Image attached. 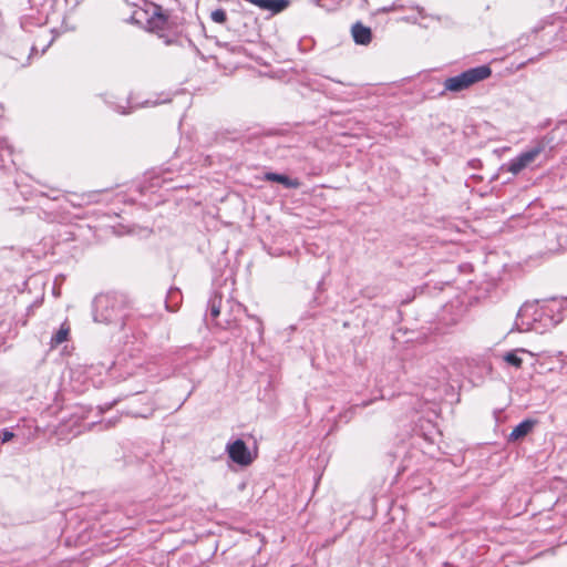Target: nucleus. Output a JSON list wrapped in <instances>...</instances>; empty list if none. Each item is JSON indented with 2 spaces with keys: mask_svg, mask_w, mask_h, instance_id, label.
Returning <instances> with one entry per match:
<instances>
[{
  "mask_svg": "<svg viewBox=\"0 0 567 567\" xmlns=\"http://www.w3.org/2000/svg\"><path fill=\"white\" fill-rule=\"evenodd\" d=\"M491 68L487 65H480L462 72L458 75L447 78L444 81V87L451 92H461L473 84L487 79L491 75Z\"/></svg>",
  "mask_w": 567,
  "mask_h": 567,
  "instance_id": "nucleus-1",
  "label": "nucleus"
},
{
  "mask_svg": "<svg viewBox=\"0 0 567 567\" xmlns=\"http://www.w3.org/2000/svg\"><path fill=\"white\" fill-rule=\"evenodd\" d=\"M544 152V145L538 144L530 150L519 154L511 159L506 165V171L513 175L519 174L523 169L529 167L535 159Z\"/></svg>",
  "mask_w": 567,
  "mask_h": 567,
  "instance_id": "nucleus-2",
  "label": "nucleus"
},
{
  "mask_svg": "<svg viewBox=\"0 0 567 567\" xmlns=\"http://www.w3.org/2000/svg\"><path fill=\"white\" fill-rule=\"evenodd\" d=\"M226 452L228 453L229 458L240 466H248L254 461L249 449L241 439H237L234 442L228 443Z\"/></svg>",
  "mask_w": 567,
  "mask_h": 567,
  "instance_id": "nucleus-3",
  "label": "nucleus"
},
{
  "mask_svg": "<svg viewBox=\"0 0 567 567\" xmlns=\"http://www.w3.org/2000/svg\"><path fill=\"white\" fill-rule=\"evenodd\" d=\"M109 307L114 308L113 301L107 296H100L95 299V320L104 322H113L114 317L112 313H104L103 309L107 311Z\"/></svg>",
  "mask_w": 567,
  "mask_h": 567,
  "instance_id": "nucleus-4",
  "label": "nucleus"
},
{
  "mask_svg": "<svg viewBox=\"0 0 567 567\" xmlns=\"http://www.w3.org/2000/svg\"><path fill=\"white\" fill-rule=\"evenodd\" d=\"M536 313H537V310L535 309L534 303L523 305L518 311V319L522 320V322L520 323L518 321L516 322L517 328L523 329V327L526 326V330L538 331V327L536 326L535 322L534 323L524 322L525 318H527L529 316H535Z\"/></svg>",
  "mask_w": 567,
  "mask_h": 567,
  "instance_id": "nucleus-5",
  "label": "nucleus"
},
{
  "mask_svg": "<svg viewBox=\"0 0 567 567\" xmlns=\"http://www.w3.org/2000/svg\"><path fill=\"white\" fill-rule=\"evenodd\" d=\"M535 423L536 422L534 420L529 419L520 422L513 429V431L508 435V442H515L528 435L534 429Z\"/></svg>",
  "mask_w": 567,
  "mask_h": 567,
  "instance_id": "nucleus-6",
  "label": "nucleus"
},
{
  "mask_svg": "<svg viewBox=\"0 0 567 567\" xmlns=\"http://www.w3.org/2000/svg\"><path fill=\"white\" fill-rule=\"evenodd\" d=\"M352 37L355 43L361 45H367L371 42V30L368 27H364L362 23L357 22L352 25L351 29Z\"/></svg>",
  "mask_w": 567,
  "mask_h": 567,
  "instance_id": "nucleus-7",
  "label": "nucleus"
},
{
  "mask_svg": "<svg viewBox=\"0 0 567 567\" xmlns=\"http://www.w3.org/2000/svg\"><path fill=\"white\" fill-rule=\"evenodd\" d=\"M152 8V16L148 20V24L151 29H164L165 24L167 23V17L162 13L161 7L156 4H151Z\"/></svg>",
  "mask_w": 567,
  "mask_h": 567,
  "instance_id": "nucleus-8",
  "label": "nucleus"
},
{
  "mask_svg": "<svg viewBox=\"0 0 567 567\" xmlns=\"http://www.w3.org/2000/svg\"><path fill=\"white\" fill-rule=\"evenodd\" d=\"M265 179L269 182L280 183L287 188H299L301 183L298 179H291L287 175L277 173H266Z\"/></svg>",
  "mask_w": 567,
  "mask_h": 567,
  "instance_id": "nucleus-9",
  "label": "nucleus"
},
{
  "mask_svg": "<svg viewBox=\"0 0 567 567\" xmlns=\"http://www.w3.org/2000/svg\"><path fill=\"white\" fill-rule=\"evenodd\" d=\"M252 2L262 9L271 10L274 12L284 10L288 4L287 0H252Z\"/></svg>",
  "mask_w": 567,
  "mask_h": 567,
  "instance_id": "nucleus-10",
  "label": "nucleus"
},
{
  "mask_svg": "<svg viewBox=\"0 0 567 567\" xmlns=\"http://www.w3.org/2000/svg\"><path fill=\"white\" fill-rule=\"evenodd\" d=\"M69 334H70V326L68 322H63L61 324L60 329L51 338V341H50L51 349H54L55 347L65 342L69 338Z\"/></svg>",
  "mask_w": 567,
  "mask_h": 567,
  "instance_id": "nucleus-11",
  "label": "nucleus"
},
{
  "mask_svg": "<svg viewBox=\"0 0 567 567\" xmlns=\"http://www.w3.org/2000/svg\"><path fill=\"white\" fill-rule=\"evenodd\" d=\"M549 311L558 310L561 312V316L567 313V298L561 299H551L549 301V306L546 307Z\"/></svg>",
  "mask_w": 567,
  "mask_h": 567,
  "instance_id": "nucleus-12",
  "label": "nucleus"
},
{
  "mask_svg": "<svg viewBox=\"0 0 567 567\" xmlns=\"http://www.w3.org/2000/svg\"><path fill=\"white\" fill-rule=\"evenodd\" d=\"M220 306H221V297L220 296H214L209 300L208 309H209V316L212 319H216L220 313Z\"/></svg>",
  "mask_w": 567,
  "mask_h": 567,
  "instance_id": "nucleus-13",
  "label": "nucleus"
},
{
  "mask_svg": "<svg viewBox=\"0 0 567 567\" xmlns=\"http://www.w3.org/2000/svg\"><path fill=\"white\" fill-rule=\"evenodd\" d=\"M212 20L217 23H224L226 21V12L221 9H217L212 12Z\"/></svg>",
  "mask_w": 567,
  "mask_h": 567,
  "instance_id": "nucleus-14",
  "label": "nucleus"
},
{
  "mask_svg": "<svg viewBox=\"0 0 567 567\" xmlns=\"http://www.w3.org/2000/svg\"><path fill=\"white\" fill-rule=\"evenodd\" d=\"M121 400H122L121 398H117L109 403L99 405L97 409H99L100 414H103V413L110 411L113 406H115L118 402H121Z\"/></svg>",
  "mask_w": 567,
  "mask_h": 567,
  "instance_id": "nucleus-15",
  "label": "nucleus"
},
{
  "mask_svg": "<svg viewBox=\"0 0 567 567\" xmlns=\"http://www.w3.org/2000/svg\"><path fill=\"white\" fill-rule=\"evenodd\" d=\"M13 436H14V434L7 429H3L0 431V441L2 443H7V442L11 441L13 439Z\"/></svg>",
  "mask_w": 567,
  "mask_h": 567,
  "instance_id": "nucleus-16",
  "label": "nucleus"
},
{
  "mask_svg": "<svg viewBox=\"0 0 567 567\" xmlns=\"http://www.w3.org/2000/svg\"><path fill=\"white\" fill-rule=\"evenodd\" d=\"M504 360L515 368H519L522 365V358L520 357H503Z\"/></svg>",
  "mask_w": 567,
  "mask_h": 567,
  "instance_id": "nucleus-17",
  "label": "nucleus"
},
{
  "mask_svg": "<svg viewBox=\"0 0 567 567\" xmlns=\"http://www.w3.org/2000/svg\"><path fill=\"white\" fill-rule=\"evenodd\" d=\"M518 352H523V353H526V354H535L533 351H529V350L524 349V348H518V349L509 350L505 354L512 355V354H517Z\"/></svg>",
  "mask_w": 567,
  "mask_h": 567,
  "instance_id": "nucleus-18",
  "label": "nucleus"
},
{
  "mask_svg": "<svg viewBox=\"0 0 567 567\" xmlns=\"http://www.w3.org/2000/svg\"><path fill=\"white\" fill-rule=\"evenodd\" d=\"M256 330L258 332V336L260 337L261 333H262V326H261V322L259 320H256Z\"/></svg>",
  "mask_w": 567,
  "mask_h": 567,
  "instance_id": "nucleus-19",
  "label": "nucleus"
},
{
  "mask_svg": "<svg viewBox=\"0 0 567 567\" xmlns=\"http://www.w3.org/2000/svg\"><path fill=\"white\" fill-rule=\"evenodd\" d=\"M551 324H556L559 322L560 318L559 319H554V318H549Z\"/></svg>",
  "mask_w": 567,
  "mask_h": 567,
  "instance_id": "nucleus-20",
  "label": "nucleus"
},
{
  "mask_svg": "<svg viewBox=\"0 0 567 567\" xmlns=\"http://www.w3.org/2000/svg\"><path fill=\"white\" fill-rule=\"evenodd\" d=\"M126 1L133 3L134 6L137 4L134 0H126Z\"/></svg>",
  "mask_w": 567,
  "mask_h": 567,
  "instance_id": "nucleus-21",
  "label": "nucleus"
},
{
  "mask_svg": "<svg viewBox=\"0 0 567 567\" xmlns=\"http://www.w3.org/2000/svg\"><path fill=\"white\" fill-rule=\"evenodd\" d=\"M217 326H220V327H221L220 322H217ZM228 327H229V326H223V328H228Z\"/></svg>",
  "mask_w": 567,
  "mask_h": 567,
  "instance_id": "nucleus-22",
  "label": "nucleus"
}]
</instances>
